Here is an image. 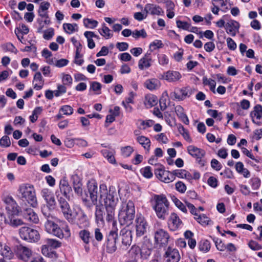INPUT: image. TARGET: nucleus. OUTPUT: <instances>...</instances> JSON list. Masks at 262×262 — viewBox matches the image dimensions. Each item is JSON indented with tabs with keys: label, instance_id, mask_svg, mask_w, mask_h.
I'll list each match as a JSON object with an SVG mask.
<instances>
[{
	"label": "nucleus",
	"instance_id": "20e7f679",
	"mask_svg": "<svg viewBox=\"0 0 262 262\" xmlns=\"http://www.w3.org/2000/svg\"><path fill=\"white\" fill-rule=\"evenodd\" d=\"M46 204L41 207V212L44 216H49L50 212L54 210L56 207V202L53 192L48 188H43L40 192Z\"/></svg>",
	"mask_w": 262,
	"mask_h": 262
},
{
	"label": "nucleus",
	"instance_id": "f03ea898",
	"mask_svg": "<svg viewBox=\"0 0 262 262\" xmlns=\"http://www.w3.org/2000/svg\"><path fill=\"white\" fill-rule=\"evenodd\" d=\"M17 196L24 201H27L32 207L37 205L35 190L32 185L21 184L19 186Z\"/></svg>",
	"mask_w": 262,
	"mask_h": 262
},
{
	"label": "nucleus",
	"instance_id": "052dcab7",
	"mask_svg": "<svg viewBox=\"0 0 262 262\" xmlns=\"http://www.w3.org/2000/svg\"><path fill=\"white\" fill-rule=\"evenodd\" d=\"M54 35V30L52 28H50L44 31L43 37L46 40L51 39Z\"/></svg>",
	"mask_w": 262,
	"mask_h": 262
},
{
	"label": "nucleus",
	"instance_id": "69168bd1",
	"mask_svg": "<svg viewBox=\"0 0 262 262\" xmlns=\"http://www.w3.org/2000/svg\"><path fill=\"white\" fill-rule=\"evenodd\" d=\"M252 187L253 189L256 190L258 189L260 184V181L257 177L252 178L250 180Z\"/></svg>",
	"mask_w": 262,
	"mask_h": 262
},
{
	"label": "nucleus",
	"instance_id": "c85d7f7f",
	"mask_svg": "<svg viewBox=\"0 0 262 262\" xmlns=\"http://www.w3.org/2000/svg\"><path fill=\"white\" fill-rule=\"evenodd\" d=\"M84 35L87 39L88 47L91 49H93L95 47V43L92 38L93 37L98 38V36L92 31H85Z\"/></svg>",
	"mask_w": 262,
	"mask_h": 262
},
{
	"label": "nucleus",
	"instance_id": "8fccbe9b",
	"mask_svg": "<svg viewBox=\"0 0 262 262\" xmlns=\"http://www.w3.org/2000/svg\"><path fill=\"white\" fill-rule=\"evenodd\" d=\"M66 85L62 84H58L57 89L54 91V95L56 97H59L61 95L64 94L67 92V88Z\"/></svg>",
	"mask_w": 262,
	"mask_h": 262
},
{
	"label": "nucleus",
	"instance_id": "a211bd4d",
	"mask_svg": "<svg viewBox=\"0 0 262 262\" xmlns=\"http://www.w3.org/2000/svg\"><path fill=\"white\" fill-rule=\"evenodd\" d=\"M250 116L254 123L257 125H260L261 124L260 119L262 117V106L259 104L255 105L253 111L250 113Z\"/></svg>",
	"mask_w": 262,
	"mask_h": 262
},
{
	"label": "nucleus",
	"instance_id": "72a5a7b5",
	"mask_svg": "<svg viewBox=\"0 0 262 262\" xmlns=\"http://www.w3.org/2000/svg\"><path fill=\"white\" fill-rule=\"evenodd\" d=\"M10 202L8 204L6 209L8 211L11 212L12 214H15L18 213V206L16 202L12 197L10 198Z\"/></svg>",
	"mask_w": 262,
	"mask_h": 262
},
{
	"label": "nucleus",
	"instance_id": "39448f33",
	"mask_svg": "<svg viewBox=\"0 0 262 262\" xmlns=\"http://www.w3.org/2000/svg\"><path fill=\"white\" fill-rule=\"evenodd\" d=\"M100 196L101 199L104 198V202L105 207H116L118 202V198L114 188H110L109 192L107 193L106 186L104 185L100 186Z\"/></svg>",
	"mask_w": 262,
	"mask_h": 262
},
{
	"label": "nucleus",
	"instance_id": "9d476101",
	"mask_svg": "<svg viewBox=\"0 0 262 262\" xmlns=\"http://www.w3.org/2000/svg\"><path fill=\"white\" fill-rule=\"evenodd\" d=\"M148 224L143 216L137 214L135 219V228L137 236H143L147 231Z\"/></svg>",
	"mask_w": 262,
	"mask_h": 262
},
{
	"label": "nucleus",
	"instance_id": "58836bf2",
	"mask_svg": "<svg viewBox=\"0 0 262 262\" xmlns=\"http://www.w3.org/2000/svg\"><path fill=\"white\" fill-rule=\"evenodd\" d=\"M77 225L80 228H84L89 226V223L87 216L83 213H81L80 218L78 219Z\"/></svg>",
	"mask_w": 262,
	"mask_h": 262
},
{
	"label": "nucleus",
	"instance_id": "aec40b11",
	"mask_svg": "<svg viewBox=\"0 0 262 262\" xmlns=\"http://www.w3.org/2000/svg\"><path fill=\"white\" fill-rule=\"evenodd\" d=\"M182 224V221L176 213H172L170 214L168 220V226L171 230L176 231Z\"/></svg>",
	"mask_w": 262,
	"mask_h": 262
},
{
	"label": "nucleus",
	"instance_id": "ddd939ff",
	"mask_svg": "<svg viewBox=\"0 0 262 262\" xmlns=\"http://www.w3.org/2000/svg\"><path fill=\"white\" fill-rule=\"evenodd\" d=\"M120 236L122 241V245L120 248L123 250H126L132 243V231L127 228H124L121 230Z\"/></svg>",
	"mask_w": 262,
	"mask_h": 262
},
{
	"label": "nucleus",
	"instance_id": "1a4fd4ad",
	"mask_svg": "<svg viewBox=\"0 0 262 262\" xmlns=\"http://www.w3.org/2000/svg\"><path fill=\"white\" fill-rule=\"evenodd\" d=\"M59 206L64 217L70 223L74 222V216L70 205L66 200L60 196L58 198Z\"/></svg>",
	"mask_w": 262,
	"mask_h": 262
},
{
	"label": "nucleus",
	"instance_id": "a18cd8bd",
	"mask_svg": "<svg viewBox=\"0 0 262 262\" xmlns=\"http://www.w3.org/2000/svg\"><path fill=\"white\" fill-rule=\"evenodd\" d=\"M98 21L95 20H92L89 18H84L83 19V24L86 28L94 29L98 25Z\"/></svg>",
	"mask_w": 262,
	"mask_h": 262
},
{
	"label": "nucleus",
	"instance_id": "dca6fc26",
	"mask_svg": "<svg viewBox=\"0 0 262 262\" xmlns=\"http://www.w3.org/2000/svg\"><path fill=\"white\" fill-rule=\"evenodd\" d=\"M144 11L146 12L145 17L148 14L152 15H162L164 14V11L158 5L153 4H147L145 6Z\"/></svg>",
	"mask_w": 262,
	"mask_h": 262
},
{
	"label": "nucleus",
	"instance_id": "774afa93",
	"mask_svg": "<svg viewBox=\"0 0 262 262\" xmlns=\"http://www.w3.org/2000/svg\"><path fill=\"white\" fill-rule=\"evenodd\" d=\"M207 113L209 115L214 118H217L218 120L220 121L222 120V117L221 116V113L219 114L216 110H209L207 111Z\"/></svg>",
	"mask_w": 262,
	"mask_h": 262
},
{
	"label": "nucleus",
	"instance_id": "6ab92c4d",
	"mask_svg": "<svg viewBox=\"0 0 262 262\" xmlns=\"http://www.w3.org/2000/svg\"><path fill=\"white\" fill-rule=\"evenodd\" d=\"M88 188L92 202L94 204L96 203L98 194L97 183L94 181H89L88 183Z\"/></svg>",
	"mask_w": 262,
	"mask_h": 262
},
{
	"label": "nucleus",
	"instance_id": "b1692460",
	"mask_svg": "<svg viewBox=\"0 0 262 262\" xmlns=\"http://www.w3.org/2000/svg\"><path fill=\"white\" fill-rule=\"evenodd\" d=\"M144 86L150 91L158 89L161 86V82L158 79L151 78L146 80L144 83Z\"/></svg>",
	"mask_w": 262,
	"mask_h": 262
},
{
	"label": "nucleus",
	"instance_id": "5fc2aeb1",
	"mask_svg": "<svg viewBox=\"0 0 262 262\" xmlns=\"http://www.w3.org/2000/svg\"><path fill=\"white\" fill-rule=\"evenodd\" d=\"M151 254V250L148 248H141L140 253V258L142 259H147Z\"/></svg>",
	"mask_w": 262,
	"mask_h": 262
},
{
	"label": "nucleus",
	"instance_id": "cd10ccee",
	"mask_svg": "<svg viewBox=\"0 0 262 262\" xmlns=\"http://www.w3.org/2000/svg\"><path fill=\"white\" fill-rule=\"evenodd\" d=\"M109 150L105 149L101 150L103 156L107 158V160L111 163H115L116 162L114 154L115 151L111 147L108 146Z\"/></svg>",
	"mask_w": 262,
	"mask_h": 262
},
{
	"label": "nucleus",
	"instance_id": "9b49d317",
	"mask_svg": "<svg viewBox=\"0 0 262 262\" xmlns=\"http://www.w3.org/2000/svg\"><path fill=\"white\" fill-rule=\"evenodd\" d=\"M155 242L157 245L160 247L167 245L170 236L167 232L163 229H158L155 232Z\"/></svg>",
	"mask_w": 262,
	"mask_h": 262
},
{
	"label": "nucleus",
	"instance_id": "2f4dec72",
	"mask_svg": "<svg viewBox=\"0 0 262 262\" xmlns=\"http://www.w3.org/2000/svg\"><path fill=\"white\" fill-rule=\"evenodd\" d=\"M175 111L179 117L181 119L182 121L186 124H188L189 119L186 115L183 112V108L181 106H177L175 108Z\"/></svg>",
	"mask_w": 262,
	"mask_h": 262
},
{
	"label": "nucleus",
	"instance_id": "412c9836",
	"mask_svg": "<svg viewBox=\"0 0 262 262\" xmlns=\"http://www.w3.org/2000/svg\"><path fill=\"white\" fill-rule=\"evenodd\" d=\"M24 218L30 223L37 224L39 222V218L37 214L31 208H27L23 213Z\"/></svg>",
	"mask_w": 262,
	"mask_h": 262
},
{
	"label": "nucleus",
	"instance_id": "4be33fe9",
	"mask_svg": "<svg viewBox=\"0 0 262 262\" xmlns=\"http://www.w3.org/2000/svg\"><path fill=\"white\" fill-rule=\"evenodd\" d=\"M239 27V24L237 21L232 19L226 23L225 28L228 34L234 36L236 35V33L238 32Z\"/></svg>",
	"mask_w": 262,
	"mask_h": 262
},
{
	"label": "nucleus",
	"instance_id": "6e6552de",
	"mask_svg": "<svg viewBox=\"0 0 262 262\" xmlns=\"http://www.w3.org/2000/svg\"><path fill=\"white\" fill-rule=\"evenodd\" d=\"M20 237L25 241H36L39 238V234L36 230L24 226L19 230Z\"/></svg>",
	"mask_w": 262,
	"mask_h": 262
},
{
	"label": "nucleus",
	"instance_id": "bf43d9fd",
	"mask_svg": "<svg viewBox=\"0 0 262 262\" xmlns=\"http://www.w3.org/2000/svg\"><path fill=\"white\" fill-rule=\"evenodd\" d=\"M176 24L178 28L183 30H189L190 28V24L186 21L178 20L176 21Z\"/></svg>",
	"mask_w": 262,
	"mask_h": 262
},
{
	"label": "nucleus",
	"instance_id": "0e129e2a",
	"mask_svg": "<svg viewBox=\"0 0 262 262\" xmlns=\"http://www.w3.org/2000/svg\"><path fill=\"white\" fill-rule=\"evenodd\" d=\"M173 201L176 206L179 208L183 212H187V209L185 206L177 198H175L173 199Z\"/></svg>",
	"mask_w": 262,
	"mask_h": 262
},
{
	"label": "nucleus",
	"instance_id": "4468645a",
	"mask_svg": "<svg viewBox=\"0 0 262 262\" xmlns=\"http://www.w3.org/2000/svg\"><path fill=\"white\" fill-rule=\"evenodd\" d=\"M187 151L192 157L196 159L201 166L204 165V161L202 160V158L205 155V151L203 149L199 148L193 145H190L187 147Z\"/></svg>",
	"mask_w": 262,
	"mask_h": 262
},
{
	"label": "nucleus",
	"instance_id": "680f3d73",
	"mask_svg": "<svg viewBox=\"0 0 262 262\" xmlns=\"http://www.w3.org/2000/svg\"><path fill=\"white\" fill-rule=\"evenodd\" d=\"M143 176L146 178H150L152 177L151 168L149 166L145 167L141 170Z\"/></svg>",
	"mask_w": 262,
	"mask_h": 262
},
{
	"label": "nucleus",
	"instance_id": "7ed1b4c3",
	"mask_svg": "<svg viewBox=\"0 0 262 262\" xmlns=\"http://www.w3.org/2000/svg\"><path fill=\"white\" fill-rule=\"evenodd\" d=\"M155 202L154 209L157 216L161 219L164 220L168 214L169 202L164 194L154 196Z\"/></svg>",
	"mask_w": 262,
	"mask_h": 262
},
{
	"label": "nucleus",
	"instance_id": "ea45409f",
	"mask_svg": "<svg viewBox=\"0 0 262 262\" xmlns=\"http://www.w3.org/2000/svg\"><path fill=\"white\" fill-rule=\"evenodd\" d=\"M45 243L47 246H48L51 249L52 248H57L61 246V242L52 238H47L45 240Z\"/></svg>",
	"mask_w": 262,
	"mask_h": 262
},
{
	"label": "nucleus",
	"instance_id": "864d4df0",
	"mask_svg": "<svg viewBox=\"0 0 262 262\" xmlns=\"http://www.w3.org/2000/svg\"><path fill=\"white\" fill-rule=\"evenodd\" d=\"M11 145L10 138L8 136H4L0 139V146L3 147H8Z\"/></svg>",
	"mask_w": 262,
	"mask_h": 262
},
{
	"label": "nucleus",
	"instance_id": "e433bc0d",
	"mask_svg": "<svg viewBox=\"0 0 262 262\" xmlns=\"http://www.w3.org/2000/svg\"><path fill=\"white\" fill-rule=\"evenodd\" d=\"M99 33L105 37L106 39H108L113 36V34L111 30L106 26L105 24H102V28L99 30Z\"/></svg>",
	"mask_w": 262,
	"mask_h": 262
},
{
	"label": "nucleus",
	"instance_id": "7c9ffc66",
	"mask_svg": "<svg viewBox=\"0 0 262 262\" xmlns=\"http://www.w3.org/2000/svg\"><path fill=\"white\" fill-rule=\"evenodd\" d=\"M140 247L136 245H134L129 250L128 253L129 257L133 259H137V258L140 256Z\"/></svg>",
	"mask_w": 262,
	"mask_h": 262
},
{
	"label": "nucleus",
	"instance_id": "e2e57ef3",
	"mask_svg": "<svg viewBox=\"0 0 262 262\" xmlns=\"http://www.w3.org/2000/svg\"><path fill=\"white\" fill-rule=\"evenodd\" d=\"M9 224L13 227H17L18 226L24 224L23 220L19 219H11L9 223Z\"/></svg>",
	"mask_w": 262,
	"mask_h": 262
},
{
	"label": "nucleus",
	"instance_id": "423d86ee",
	"mask_svg": "<svg viewBox=\"0 0 262 262\" xmlns=\"http://www.w3.org/2000/svg\"><path fill=\"white\" fill-rule=\"evenodd\" d=\"M155 174L157 178L162 182L168 183L175 180V177L172 174V172L165 170L163 166L158 165L155 169Z\"/></svg>",
	"mask_w": 262,
	"mask_h": 262
},
{
	"label": "nucleus",
	"instance_id": "c756f323",
	"mask_svg": "<svg viewBox=\"0 0 262 262\" xmlns=\"http://www.w3.org/2000/svg\"><path fill=\"white\" fill-rule=\"evenodd\" d=\"M78 236L80 239L85 244H89L92 238L90 232L86 229H82L79 232Z\"/></svg>",
	"mask_w": 262,
	"mask_h": 262
},
{
	"label": "nucleus",
	"instance_id": "c03bdc74",
	"mask_svg": "<svg viewBox=\"0 0 262 262\" xmlns=\"http://www.w3.org/2000/svg\"><path fill=\"white\" fill-rule=\"evenodd\" d=\"M199 248L200 251L203 252H208L210 249V244L207 240L201 241L199 245Z\"/></svg>",
	"mask_w": 262,
	"mask_h": 262
},
{
	"label": "nucleus",
	"instance_id": "f8f14e48",
	"mask_svg": "<svg viewBox=\"0 0 262 262\" xmlns=\"http://www.w3.org/2000/svg\"><path fill=\"white\" fill-rule=\"evenodd\" d=\"M15 254L18 258L27 262L32 256V251L28 247L19 245L16 247Z\"/></svg>",
	"mask_w": 262,
	"mask_h": 262
},
{
	"label": "nucleus",
	"instance_id": "f704fd0d",
	"mask_svg": "<svg viewBox=\"0 0 262 262\" xmlns=\"http://www.w3.org/2000/svg\"><path fill=\"white\" fill-rule=\"evenodd\" d=\"M158 100L156 96L152 94H148L145 96L144 103L148 107H152L157 103Z\"/></svg>",
	"mask_w": 262,
	"mask_h": 262
},
{
	"label": "nucleus",
	"instance_id": "393cba45",
	"mask_svg": "<svg viewBox=\"0 0 262 262\" xmlns=\"http://www.w3.org/2000/svg\"><path fill=\"white\" fill-rule=\"evenodd\" d=\"M151 57L150 53H147L139 61L138 66L140 70L149 68L151 66Z\"/></svg>",
	"mask_w": 262,
	"mask_h": 262
},
{
	"label": "nucleus",
	"instance_id": "13d9d810",
	"mask_svg": "<svg viewBox=\"0 0 262 262\" xmlns=\"http://www.w3.org/2000/svg\"><path fill=\"white\" fill-rule=\"evenodd\" d=\"M59 111L62 112L64 115L68 116L71 115L73 113V108L68 105L61 106Z\"/></svg>",
	"mask_w": 262,
	"mask_h": 262
},
{
	"label": "nucleus",
	"instance_id": "f3484780",
	"mask_svg": "<svg viewBox=\"0 0 262 262\" xmlns=\"http://www.w3.org/2000/svg\"><path fill=\"white\" fill-rule=\"evenodd\" d=\"M117 238V233L115 232H111L107 237L106 243V249L108 253H112L116 249V241Z\"/></svg>",
	"mask_w": 262,
	"mask_h": 262
},
{
	"label": "nucleus",
	"instance_id": "bb28decb",
	"mask_svg": "<svg viewBox=\"0 0 262 262\" xmlns=\"http://www.w3.org/2000/svg\"><path fill=\"white\" fill-rule=\"evenodd\" d=\"M164 78L169 82H174L181 78V75L177 71H168L165 73Z\"/></svg>",
	"mask_w": 262,
	"mask_h": 262
},
{
	"label": "nucleus",
	"instance_id": "473e14b6",
	"mask_svg": "<svg viewBox=\"0 0 262 262\" xmlns=\"http://www.w3.org/2000/svg\"><path fill=\"white\" fill-rule=\"evenodd\" d=\"M136 140L145 149L149 150L150 146V141L147 137L144 136H138L136 138Z\"/></svg>",
	"mask_w": 262,
	"mask_h": 262
},
{
	"label": "nucleus",
	"instance_id": "c9c22d12",
	"mask_svg": "<svg viewBox=\"0 0 262 262\" xmlns=\"http://www.w3.org/2000/svg\"><path fill=\"white\" fill-rule=\"evenodd\" d=\"M60 190L63 195L67 198L68 194L72 191V188L67 182L63 181L60 183Z\"/></svg>",
	"mask_w": 262,
	"mask_h": 262
},
{
	"label": "nucleus",
	"instance_id": "6e6d98bb",
	"mask_svg": "<svg viewBox=\"0 0 262 262\" xmlns=\"http://www.w3.org/2000/svg\"><path fill=\"white\" fill-rule=\"evenodd\" d=\"M213 241L215 244L217 249L221 251H224L226 250V246L221 239L219 238H214Z\"/></svg>",
	"mask_w": 262,
	"mask_h": 262
},
{
	"label": "nucleus",
	"instance_id": "a878e982",
	"mask_svg": "<svg viewBox=\"0 0 262 262\" xmlns=\"http://www.w3.org/2000/svg\"><path fill=\"white\" fill-rule=\"evenodd\" d=\"M44 79L39 72H36L34 76L33 83L34 88L36 90H41L44 84Z\"/></svg>",
	"mask_w": 262,
	"mask_h": 262
},
{
	"label": "nucleus",
	"instance_id": "de8ad7c7",
	"mask_svg": "<svg viewBox=\"0 0 262 262\" xmlns=\"http://www.w3.org/2000/svg\"><path fill=\"white\" fill-rule=\"evenodd\" d=\"M61 79L62 84L68 86H71L73 82V79L70 75L63 73L62 74Z\"/></svg>",
	"mask_w": 262,
	"mask_h": 262
},
{
	"label": "nucleus",
	"instance_id": "5701e85b",
	"mask_svg": "<svg viewBox=\"0 0 262 262\" xmlns=\"http://www.w3.org/2000/svg\"><path fill=\"white\" fill-rule=\"evenodd\" d=\"M191 95L190 91L186 88L177 89L173 93L175 98L179 100H182Z\"/></svg>",
	"mask_w": 262,
	"mask_h": 262
},
{
	"label": "nucleus",
	"instance_id": "49530a36",
	"mask_svg": "<svg viewBox=\"0 0 262 262\" xmlns=\"http://www.w3.org/2000/svg\"><path fill=\"white\" fill-rule=\"evenodd\" d=\"M101 84L97 81H92L90 83V90L96 92V94L101 93Z\"/></svg>",
	"mask_w": 262,
	"mask_h": 262
},
{
	"label": "nucleus",
	"instance_id": "a19ab883",
	"mask_svg": "<svg viewBox=\"0 0 262 262\" xmlns=\"http://www.w3.org/2000/svg\"><path fill=\"white\" fill-rule=\"evenodd\" d=\"M194 219L199 223L203 226L208 225L211 222L209 219L205 214L198 215V216L194 217Z\"/></svg>",
	"mask_w": 262,
	"mask_h": 262
},
{
	"label": "nucleus",
	"instance_id": "603ef678",
	"mask_svg": "<svg viewBox=\"0 0 262 262\" xmlns=\"http://www.w3.org/2000/svg\"><path fill=\"white\" fill-rule=\"evenodd\" d=\"M1 254L4 258L8 259H10L13 257L12 252L10 250V248L7 246H5L4 249L2 250Z\"/></svg>",
	"mask_w": 262,
	"mask_h": 262
},
{
	"label": "nucleus",
	"instance_id": "3c124183",
	"mask_svg": "<svg viewBox=\"0 0 262 262\" xmlns=\"http://www.w3.org/2000/svg\"><path fill=\"white\" fill-rule=\"evenodd\" d=\"M132 36L135 39H138L140 37L145 38L147 36V34L144 29L135 30L133 32Z\"/></svg>",
	"mask_w": 262,
	"mask_h": 262
},
{
	"label": "nucleus",
	"instance_id": "79ce46f5",
	"mask_svg": "<svg viewBox=\"0 0 262 262\" xmlns=\"http://www.w3.org/2000/svg\"><path fill=\"white\" fill-rule=\"evenodd\" d=\"M63 28L64 31L68 34H72L74 32L78 30V27L76 24H72L66 23L63 25Z\"/></svg>",
	"mask_w": 262,
	"mask_h": 262
},
{
	"label": "nucleus",
	"instance_id": "2eb2a0df",
	"mask_svg": "<svg viewBox=\"0 0 262 262\" xmlns=\"http://www.w3.org/2000/svg\"><path fill=\"white\" fill-rule=\"evenodd\" d=\"M164 257L166 262H178L180 259V255L177 249L168 247L165 253Z\"/></svg>",
	"mask_w": 262,
	"mask_h": 262
},
{
	"label": "nucleus",
	"instance_id": "37998d69",
	"mask_svg": "<svg viewBox=\"0 0 262 262\" xmlns=\"http://www.w3.org/2000/svg\"><path fill=\"white\" fill-rule=\"evenodd\" d=\"M106 210V220L108 222H112L115 218V207H105Z\"/></svg>",
	"mask_w": 262,
	"mask_h": 262
},
{
	"label": "nucleus",
	"instance_id": "338daca9",
	"mask_svg": "<svg viewBox=\"0 0 262 262\" xmlns=\"http://www.w3.org/2000/svg\"><path fill=\"white\" fill-rule=\"evenodd\" d=\"M95 216L97 221L103 222V211L100 208L97 207L95 211Z\"/></svg>",
	"mask_w": 262,
	"mask_h": 262
},
{
	"label": "nucleus",
	"instance_id": "0eeeda50",
	"mask_svg": "<svg viewBox=\"0 0 262 262\" xmlns=\"http://www.w3.org/2000/svg\"><path fill=\"white\" fill-rule=\"evenodd\" d=\"M46 218V222L45 223V228L46 231L50 234L58 237H62L61 232V229L58 227V225L55 224L53 221V216L51 213L50 212L49 216H45Z\"/></svg>",
	"mask_w": 262,
	"mask_h": 262
},
{
	"label": "nucleus",
	"instance_id": "4c0bfd02",
	"mask_svg": "<svg viewBox=\"0 0 262 262\" xmlns=\"http://www.w3.org/2000/svg\"><path fill=\"white\" fill-rule=\"evenodd\" d=\"M41 55L47 59V62L49 64H54V62H55V60L51 58L52 55L51 52L48 49H44L41 52Z\"/></svg>",
	"mask_w": 262,
	"mask_h": 262
},
{
	"label": "nucleus",
	"instance_id": "09e8293b",
	"mask_svg": "<svg viewBox=\"0 0 262 262\" xmlns=\"http://www.w3.org/2000/svg\"><path fill=\"white\" fill-rule=\"evenodd\" d=\"M41 252L43 255L53 257V256L56 257V253L54 252H50L49 250V247L47 246V245H43L41 247Z\"/></svg>",
	"mask_w": 262,
	"mask_h": 262
},
{
	"label": "nucleus",
	"instance_id": "4d7b16f0",
	"mask_svg": "<svg viewBox=\"0 0 262 262\" xmlns=\"http://www.w3.org/2000/svg\"><path fill=\"white\" fill-rule=\"evenodd\" d=\"M134 149L130 146H126L121 148V152L123 156L128 157L133 152Z\"/></svg>",
	"mask_w": 262,
	"mask_h": 262
},
{
	"label": "nucleus",
	"instance_id": "f257e3e1",
	"mask_svg": "<svg viewBox=\"0 0 262 262\" xmlns=\"http://www.w3.org/2000/svg\"><path fill=\"white\" fill-rule=\"evenodd\" d=\"M135 205L132 201L123 202L118 214L120 224L128 226L133 223L135 217Z\"/></svg>",
	"mask_w": 262,
	"mask_h": 262
}]
</instances>
